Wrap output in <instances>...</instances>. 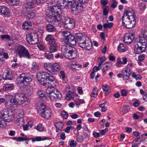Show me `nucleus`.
Listing matches in <instances>:
<instances>
[{"label": "nucleus", "instance_id": "1", "mask_svg": "<svg viewBox=\"0 0 147 147\" xmlns=\"http://www.w3.org/2000/svg\"><path fill=\"white\" fill-rule=\"evenodd\" d=\"M58 5H54L50 6L46 13L45 19L49 22L60 21L61 16L59 14L57 9L60 10V7L67 6L65 0H59L57 2Z\"/></svg>", "mask_w": 147, "mask_h": 147}, {"label": "nucleus", "instance_id": "2", "mask_svg": "<svg viewBox=\"0 0 147 147\" xmlns=\"http://www.w3.org/2000/svg\"><path fill=\"white\" fill-rule=\"evenodd\" d=\"M48 76L47 82L42 84L43 86L48 87L46 91L48 96L53 101L60 99L62 96L61 93L53 85L56 82L55 78L49 74Z\"/></svg>", "mask_w": 147, "mask_h": 147}, {"label": "nucleus", "instance_id": "3", "mask_svg": "<svg viewBox=\"0 0 147 147\" xmlns=\"http://www.w3.org/2000/svg\"><path fill=\"white\" fill-rule=\"evenodd\" d=\"M122 24L128 28L134 27L136 25V16L134 11L124 10L122 17Z\"/></svg>", "mask_w": 147, "mask_h": 147}, {"label": "nucleus", "instance_id": "4", "mask_svg": "<svg viewBox=\"0 0 147 147\" xmlns=\"http://www.w3.org/2000/svg\"><path fill=\"white\" fill-rule=\"evenodd\" d=\"M76 37L80 46L82 48L88 50L91 47L92 43L90 39L87 36L80 33H77Z\"/></svg>", "mask_w": 147, "mask_h": 147}, {"label": "nucleus", "instance_id": "5", "mask_svg": "<svg viewBox=\"0 0 147 147\" xmlns=\"http://www.w3.org/2000/svg\"><path fill=\"white\" fill-rule=\"evenodd\" d=\"M38 112L40 115L43 118L49 119L51 116V111L50 108L44 105L43 103L40 104Z\"/></svg>", "mask_w": 147, "mask_h": 147}, {"label": "nucleus", "instance_id": "6", "mask_svg": "<svg viewBox=\"0 0 147 147\" xmlns=\"http://www.w3.org/2000/svg\"><path fill=\"white\" fill-rule=\"evenodd\" d=\"M16 51L20 58L25 57L28 59L30 58V53L27 49L23 46H18L17 49Z\"/></svg>", "mask_w": 147, "mask_h": 147}, {"label": "nucleus", "instance_id": "7", "mask_svg": "<svg viewBox=\"0 0 147 147\" xmlns=\"http://www.w3.org/2000/svg\"><path fill=\"white\" fill-rule=\"evenodd\" d=\"M24 96V94H23L18 92L15 93L14 96L13 98H11L10 102L13 104V105H16L20 102H21V104H22L26 102Z\"/></svg>", "mask_w": 147, "mask_h": 147}, {"label": "nucleus", "instance_id": "8", "mask_svg": "<svg viewBox=\"0 0 147 147\" xmlns=\"http://www.w3.org/2000/svg\"><path fill=\"white\" fill-rule=\"evenodd\" d=\"M27 41L30 44L34 45L38 42V36L35 32L27 34L26 36Z\"/></svg>", "mask_w": 147, "mask_h": 147}, {"label": "nucleus", "instance_id": "9", "mask_svg": "<svg viewBox=\"0 0 147 147\" xmlns=\"http://www.w3.org/2000/svg\"><path fill=\"white\" fill-rule=\"evenodd\" d=\"M17 80L19 82L18 83L20 84H22V85L23 86L28 84L32 81V79L27 76H26L24 74H22L19 77L17 78Z\"/></svg>", "mask_w": 147, "mask_h": 147}, {"label": "nucleus", "instance_id": "10", "mask_svg": "<svg viewBox=\"0 0 147 147\" xmlns=\"http://www.w3.org/2000/svg\"><path fill=\"white\" fill-rule=\"evenodd\" d=\"M74 45L70 44H66V45H64L62 46L61 51L64 55L66 56L68 53H70L76 49L73 47Z\"/></svg>", "mask_w": 147, "mask_h": 147}, {"label": "nucleus", "instance_id": "11", "mask_svg": "<svg viewBox=\"0 0 147 147\" xmlns=\"http://www.w3.org/2000/svg\"><path fill=\"white\" fill-rule=\"evenodd\" d=\"M49 74V73L46 72H42L38 73L36 76L38 81L42 84L47 82V77Z\"/></svg>", "mask_w": 147, "mask_h": 147}, {"label": "nucleus", "instance_id": "12", "mask_svg": "<svg viewBox=\"0 0 147 147\" xmlns=\"http://www.w3.org/2000/svg\"><path fill=\"white\" fill-rule=\"evenodd\" d=\"M134 33H126L124 37L123 41L127 44H131L134 39Z\"/></svg>", "mask_w": 147, "mask_h": 147}, {"label": "nucleus", "instance_id": "13", "mask_svg": "<svg viewBox=\"0 0 147 147\" xmlns=\"http://www.w3.org/2000/svg\"><path fill=\"white\" fill-rule=\"evenodd\" d=\"M67 44H70L72 45H75L76 44V39L74 36L71 33L67 38L65 40Z\"/></svg>", "mask_w": 147, "mask_h": 147}, {"label": "nucleus", "instance_id": "14", "mask_svg": "<svg viewBox=\"0 0 147 147\" xmlns=\"http://www.w3.org/2000/svg\"><path fill=\"white\" fill-rule=\"evenodd\" d=\"M134 51L136 54H140L144 51L146 49L145 47L140 46L139 44H136L135 45Z\"/></svg>", "mask_w": 147, "mask_h": 147}, {"label": "nucleus", "instance_id": "15", "mask_svg": "<svg viewBox=\"0 0 147 147\" xmlns=\"http://www.w3.org/2000/svg\"><path fill=\"white\" fill-rule=\"evenodd\" d=\"M68 6H70L72 8H75L76 9H78L79 7L83 8L84 7L83 5H80L78 2H76L75 0H74L71 3L68 4Z\"/></svg>", "mask_w": 147, "mask_h": 147}, {"label": "nucleus", "instance_id": "16", "mask_svg": "<svg viewBox=\"0 0 147 147\" xmlns=\"http://www.w3.org/2000/svg\"><path fill=\"white\" fill-rule=\"evenodd\" d=\"M83 131L84 132L85 139L86 141H88L89 140V138L90 135V133L88 130V129L87 126L85 125L83 128Z\"/></svg>", "mask_w": 147, "mask_h": 147}, {"label": "nucleus", "instance_id": "17", "mask_svg": "<svg viewBox=\"0 0 147 147\" xmlns=\"http://www.w3.org/2000/svg\"><path fill=\"white\" fill-rule=\"evenodd\" d=\"M26 17L28 20L32 19L35 17V13L31 10L26 11Z\"/></svg>", "mask_w": 147, "mask_h": 147}, {"label": "nucleus", "instance_id": "18", "mask_svg": "<svg viewBox=\"0 0 147 147\" xmlns=\"http://www.w3.org/2000/svg\"><path fill=\"white\" fill-rule=\"evenodd\" d=\"M14 77V75L13 74L11 71H8L6 73V75H4L3 77V79L4 80H12Z\"/></svg>", "mask_w": 147, "mask_h": 147}, {"label": "nucleus", "instance_id": "19", "mask_svg": "<svg viewBox=\"0 0 147 147\" xmlns=\"http://www.w3.org/2000/svg\"><path fill=\"white\" fill-rule=\"evenodd\" d=\"M78 55L77 51L76 49L70 53H68V54L66 56V57H68L70 59H73L76 58L78 56Z\"/></svg>", "mask_w": 147, "mask_h": 147}, {"label": "nucleus", "instance_id": "20", "mask_svg": "<svg viewBox=\"0 0 147 147\" xmlns=\"http://www.w3.org/2000/svg\"><path fill=\"white\" fill-rule=\"evenodd\" d=\"M0 12L4 15H7L9 13V9L5 6H0Z\"/></svg>", "mask_w": 147, "mask_h": 147}, {"label": "nucleus", "instance_id": "21", "mask_svg": "<svg viewBox=\"0 0 147 147\" xmlns=\"http://www.w3.org/2000/svg\"><path fill=\"white\" fill-rule=\"evenodd\" d=\"M45 40L51 45L57 44L55 43V39L51 38V35H47L46 38Z\"/></svg>", "mask_w": 147, "mask_h": 147}, {"label": "nucleus", "instance_id": "22", "mask_svg": "<svg viewBox=\"0 0 147 147\" xmlns=\"http://www.w3.org/2000/svg\"><path fill=\"white\" fill-rule=\"evenodd\" d=\"M69 20H70L69 21L68 23L66 26V27L69 29H70L75 27V23L73 18H70Z\"/></svg>", "mask_w": 147, "mask_h": 147}, {"label": "nucleus", "instance_id": "23", "mask_svg": "<svg viewBox=\"0 0 147 147\" xmlns=\"http://www.w3.org/2000/svg\"><path fill=\"white\" fill-rule=\"evenodd\" d=\"M130 108L127 105H123L122 107H121L120 109V111L123 114H125L129 111Z\"/></svg>", "mask_w": 147, "mask_h": 147}, {"label": "nucleus", "instance_id": "24", "mask_svg": "<svg viewBox=\"0 0 147 147\" xmlns=\"http://www.w3.org/2000/svg\"><path fill=\"white\" fill-rule=\"evenodd\" d=\"M32 23L29 21L25 22L22 24L23 29L24 30H28L30 29Z\"/></svg>", "mask_w": 147, "mask_h": 147}, {"label": "nucleus", "instance_id": "25", "mask_svg": "<svg viewBox=\"0 0 147 147\" xmlns=\"http://www.w3.org/2000/svg\"><path fill=\"white\" fill-rule=\"evenodd\" d=\"M44 67L45 69L51 73H53V71L52 70V64L50 63H45L44 64Z\"/></svg>", "mask_w": 147, "mask_h": 147}, {"label": "nucleus", "instance_id": "26", "mask_svg": "<svg viewBox=\"0 0 147 147\" xmlns=\"http://www.w3.org/2000/svg\"><path fill=\"white\" fill-rule=\"evenodd\" d=\"M55 126L56 128H58L60 131H62L64 126V124L62 122L55 123Z\"/></svg>", "mask_w": 147, "mask_h": 147}, {"label": "nucleus", "instance_id": "27", "mask_svg": "<svg viewBox=\"0 0 147 147\" xmlns=\"http://www.w3.org/2000/svg\"><path fill=\"white\" fill-rule=\"evenodd\" d=\"M142 34L144 39H147V26L143 27L141 30Z\"/></svg>", "mask_w": 147, "mask_h": 147}, {"label": "nucleus", "instance_id": "28", "mask_svg": "<svg viewBox=\"0 0 147 147\" xmlns=\"http://www.w3.org/2000/svg\"><path fill=\"white\" fill-rule=\"evenodd\" d=\"M102 89L103 91H105V96H107L110 92V87L108 86L105 85L102 86Z\"/></svg>", "mask_w": 147, "mask_h": 147}, {"label": "nucleus", "instance_id": "29", "mask_svg": "<svg viewBox=\"0 0 147 147\" xmlns=\"http://www.w3.org/2000/svg\"><path fill=\"white\" fill-rule=\"evenodd\" d=\"M0 114L4 119L5 118L9 117L8 111L6 109H3L0 112Z\"/></svg>", "mask_w": 147, "mask_h": 147}, {"label": "nucleus", "instance_id": "30", "mask_svg": "<svg viewBox=\"0 0 147 147\" xmlns=\"http://www.w3.org/2000/svg\"><path fill=\"white\" fill-rule=\"evenodd\" d=\"M60 67V66L57 63H55L52 65V70L53 71V73L59 71Z\"/></svg>", "mask_w": 147, "mask_h": 147}, {"label": "nucleus", "instance_id": "31", "mask_svg": "<svg viewBox=\"0 0 147 147\" xmlns=\"http://www.w3.org/2000/svg\"><path fill=\"white\" fill-rule=\"evenodd\" d=\"M13 88V86L12 84H6L4 85L3 89L4 90H11Z\"/></svg>", "mask_w": 147, "mask_h": 147}, {"label": "nucleus", "instance_id": "32", "mask_svg": "<svg viewBox=\"0 0 147 147\" xmlns=\"http://www.w3.org/2000/svg\"><path fill=\"white\" fill-rule=\"evenodd\" d=\"M61 36L64 37L65 40L68 37L69 35L71 33L69 32L67 30H64L62 32Z\"/></svg>", "mask_w": 147, "mask_h": 147}, {"label": "nucleus", "instance_id": "33", "mask_svg": "<svg viewBox=\"0 0 147 147\" xmlns=\"http://www.w3.org/2000/svg\"><path fill=\"white\" fill-rule=\"evenodd\" d=\"M140 137H139L138 138H136L134 140L133 142L135 144L133 145L131 147H137L138 146V145L142 141V139Z\"/></svg>", "mask_w": 147, "mask_h": 147}, {"label": "nucleus", "instance_id": "34", "mask_svg": "<svg viewBox=\"0 0 147 147\" xmlns=\"http://www.w3.org/2000/svg\"><path fill=\"white\" fill-rule=\"evenodd\" d=\"M35 3H36L35 1H34V2H32V3H27V6L25 7L26 11L34 8Z\"/></svg>", "mask_w": 147, "mask_h": 147}, {"label": "nucleus", "instance_id": "35", "mask_svg": "<svg viewBox=\"0 0 147 147\" xmlns=\"http://www.w3.org/2000/svg\"><path fill=\"white\" fill-rule=\"evenodd\" d=\"M52 53L47 51L45 53V56L46 58L48 59H53V56Z\"/></svg>", "mask_w": 147, "mask_h": 147}, {"label": "nucleus", "instance_id": "36", "mask_svg": "<svg viewBox=\"0 0 147 147\" xmlns=\"http://www.w3.org/2000/svg\"><path fill=\"white\" fill-rule=\"evenodd\" d=\"M74 100L75 102V104L78 105H79L80 104L85 103V101L84 99H80L76 98Z\"/></svg>", "mask_w": 147, "mask_h": 147}, {"label": "nucleus", "instance_id": "37", "mask_svg": "<svg viewBox=\"0 0 147 147\" xmlns=\"http://www.w3.org/2000/svg\"><path fill=\"white\" fill-rule=\"evenodd\" d=\"M57 44L51 45L49 48L50 52H55L57 51Z\"/></svg>", "mask_w": 147, "mask_h": 147}, {"label": "nucleus", "instance_id": "38", "mask_svg": "<svg viewBox=\"0 0 147 147\" xmlns=\"http://www.w3.org/2000/svg\"><path fill=\"white\" fill-rule=\"evenodd\" d=\"M74 93V92H72L70 90L68 91V94L66 95L65 97L66 99L67 100H69L71 98H73V96Z\"/></svg>", "mask_w": 147, "mask_h": 147}, {"label": "nucleus", "instance_id": "39", "mask_svg": "<svg viewBox=\"0 0 147 147\" xmlns=\"http://www.w3.org/2000/svg\"><path fill=\"white\" fill-rule=\"evenodd\" d=\"M47 30L49 32H52L55 30V27L51 24H49L46 26Z\"/></svg>", "mask_w": 147, "mask_h": 147}, {"label": "nucleus", "instance_id": "40", "mask_svg": "<svg viewBox=\"0 0 147 147\" xmlns=\"http://www.w3.org/2000/svg\"><path fill=\"white\" fill-rule=\"evenodd\" d=\"M98 91V90L97 88H94L92 92L91 96L96 97L97 96Z\"/></svg>", "mask_w": 147, "mask_h": 147}, {"label": "nucleus", "instance_id": "41", "mask_svg": "<svg viewBox=\"0 0 147 147\" xmlns=\"http://www.w3.org/2000/svg\"><path fill=\"white\" fill-rule=\"evenodd\" d=\"M105 60L106 58L105 56L99 57L98 59V61L99 62L98 64V66H101L103 63L105 61Z\"/></svg>", "mask_w": 147, "mask_h": 147}, {"label": "nucleus", "instance_id": "42", "mask_svg": "<svg viewBox=\"0 0 147 147\" xmlns=\"http://www.w3.org/2000/svg\"><path fill=\"white\" fill-rule=\"evenodd\" d=\"M140 39H139V41H138L139 43H140L142 44L143 45V47H145V48L146 46V45L147 44V41L146 40L147 39H144V40H143L141 39H140Z\"/></svg>", "mask_w": 147, "mask_h": 147}, {"label": "nucleus", "instance_id": "43", "mask_svg": "<svg viewBox=\"0 0 147 147\" xmlns=\"http://www.w3.org/2000/svg\"><path fill=\"white\" fill-rule=\"evenodd\" d=\"M125 47H124L123 45L121 43L119 45L118 47V50L120 52H124L125 51Z\"/></svg>", "mask_w": 147, "mask_h": 147}, {"label": "nucleus", "instance_id": "44", "mask_svg": "<svg viewBox=\"0 0 147 147\" xmlns=\"http://www.w3.org/2000/svg\"><path fill=\"white\" fill-rule=\"evenodd\" d=\"M38 95L39 96L40 98L41 99L46 98L45 94L41 91H39L37 92Z\"/></svg>", "mask_w": 147, "mask_h": 147}, {"label": "nucleus", "instance_id": "45", "mask_svg": "<svg viewBox=\"0 0 147 147\" xmlns=\"http://www.w3.org/2000/svg\"><path fill=\"white\" fill-rule=\"evenodd\" d=\"M113 25V24L112 22H110L108 23H105L104 24L103 27L104 28H111L112 27Z\"/></svg>", "mask_w": 147, "mask_h": 147}, {"label": "nucleus", "instance_id": "46", "mask_svg": "<svg viewBox=\"0 0 147 147\" xmlns=\"http://www.w3.org/2000/svg\"><path fill=\"white\" fill-rule=\"evenodd\" d=\"M35 128L39 131H42L44 129V128L42 126V125L41 123H40L37 125L35 126Z\"/></svg>", "mask_w": 147, "mask_h": 147}, {"label": "nucleus", "instance_id": "47", "mask_svg": "<svg viewBox=\"0 0 147 147\" xmlns=\"http://www.w3.org/2000/svg\"><path fill=\"white\" fill-rule=\"evenodd\" d=\"M61 114L62 117L64 119L67 118L68 116V114L67 112L64 111H62L61 113Z\"/></svg>", "mask_w": 147, "mask_h": 147}, {"label": "nucleus", "instance_id": "48", "mask_svg": "<svg viewBox=\"0 0 147 147\" xmlns=\"http://www.w3.org/2000/svg\"><path fill=\"white\" fill-rule=\"evenodd\" d=\"M6 125V121L5 120L2 119L0 120V127H5Z\"/></svg>", "mask_w": 147, "mask_h": 147}, {"label": "nucleus", "instance_id": "49", "mask_svg": "<svg viewBox=\"0 0 147 147\" xmlns=\"http://www.w3.org/2000/svg\"><path fill=\"white\" fill-rule=\"evenodd\" d=\"M122 73L123 74V75H124L123 77V79L125 80H128L129 77L130 76V75L131 74H127L126 73L125 74L124 72H122Z\"/></svg>", "mask_w": 147, "mask_h": 147}, {"label": "nucleus", "instance_id": "50", "mask_svg": "<svg viewBox=\"0 0 147 147\" xmlns=\"http://www.w3.org/2000/svg\"><path fill=\"white\" fill-rule=\"evenodd\" d=\"M123 64V62L121 61V59L120 58H118L117 59V61L116 63V65L118 67H120V65Z\"/></svg>", "mask_w": 147, "mask_h": 147}, {"label": "nucleus", "instance_id": "51", "mask_svg": "<svg viewBox=\"0 0 147 147\" xmlns=\"http://www.w3.org/2000/svg\"><path fill=\"white\" fill-rule=\"evenodd\" d=\"M84 137L81 135H78L77 136V140L78 142H82L83 141Z\"/></svg>", "mask_w": 147, "mask_h": 147}, {"label": "nucleus", "instance_id": "52", "mask_svg": "<svg viewBox=\"0 0 147 147\" xmlns=\"http://www.w3.org/2000/svg\"><path fill=\"white\" fill-rule=\"evenodd\" d=\"M77 143L76 141L72 140L70 142L69 145L71 147H74L76 146Z\"/></svg>", "mask_w": 147, "mask_h": 147}, {"label": "nucleus", "instance_id": "53", "mask_svg": "<svg viewBox=\"0 0 147 147\" xmlns=\"http://www.w3.org/2000/svg\"><path fill=\"white\" fill-rule=\"evenodd\" d=\"M138 7L140 9H144L146 8L145 5L144 3H141L139 5Z\"/></svg>", "mask_w": 147, "mask_h": 147}, {"label": "nucleus", "instance_id": "54", "mask_svg": "<svg viewBox=\"0 0 147 147\" xmlns=\"http://www.w3.org/2000/svg\"><path fill=\"white\" fill-rule=\"evenodd\" d=\"M42 139V138L41 137H36L35 138H33L32 139V141L33 142H34L36 141H40Z\"/></svg>", "mask_w": 147, "mask_h": 147}, {"label": "nucleus", "instance_id": "55", "mask_svg": "<svg viewBox=\"0 0 147 147\" xmlns=\"http://www.w3.org/2000/svg\"><path fill=\"white\" fill-rule=\"evenodd\" d=\"M70 18L66 17L64 21H63V23L64 24L65 26L66 27V26L67 24V23H68V22L70 20Z\"/></svg>", "mask_w": 147, "mask_h": 147}, {"label": "nucleus", "instance_id": "56", "mask_svg": "<svg viewBox=\"0 0 147 147\" xmlns=\"http://www.w3.org/2000/svg\"><path fill=\"white\" fill-rule=\"evenodd\" d=\"M22 116H21V118H18V120H17L18 122L19 123H21L24 121L23 117L24 116V115L22 114Z\"/></svg>", "mask_w": 147, "mask_h": 147}, {"label": "nucleus", "instance_id": "57", "mask_svg": "<svg viewBox=\"0 0 147 147\" xmlns=\"http://www.w3.org/2000/svg\"><path fill=\"white\" fill-rule=\"evenodd\" d=\"M80 3V4L84 5L87 3L89 0H78Z\"/></svg>", "mask_w": 147, "mask_h": 147}, {"label": "nucleus", "instance_id": "58", "mask_svg": "<svg viewBox=\"0 0 147 147\" xmlns=\"http://www.w3.org/2000/svg\"><path fill=\"white\" fill-rule=\"evenodd\" d=\"M108 130V129L107 128H105L104 129L100 130L99 131L100 133L102 135H104L107 131Z\"/></svg>", "mask_w": 147, "mask_h": 147}, {"label": "nucleus", "instance_id": "59", "mask_svg": "<svg viewBox=\"0 0 147 147\" xmlns=\"http://www.w3.org/2000/svg\"><path fill=\"white\" fill-rule=\"evenodd\" d=\"M121 94L122 96H126L127 95V91L124 89L121 90Z\"/></svg>", "mask_w": 147, "mask_h": 147}, {"label": "nucleus", "instance_id": "60", "mask_svg": "<svg viewBox=\"0 0 147 147\" xmlns=\"http://www.w3.org/2000/svg\"><path fill=\"white\" fill-rule=\"evenodd\" d=\"M117 4V2L115 0H113V2L111 4V7L113 8H114L116 7Z\"/></svg>", "mask_w": 147, "mask_h": 147}, {"label": "nucleus", "instance_id": "61", "mask_svg": "<svg viewBox=\"0 0 147 147\" xmlns=\"http://www.w3.org/2000/svg\"><path fill=\"white\" fill-rule=\"evenodd\" d=\"M103 105V104H99V107L101 108V111L102 112H105L106 110V108L105 107V105Z\"/></svg>", "mask_w": 147, "mask_h": 147}, {"label": "nucleus", "instance_id": "62", "mask_svg": "<svg viewBox=\"0 0 147 147\" xmlns=\"http://www.w3.org/2000/svg\"><path fill=\"white\" fill-rule=\"evenodd\" d=\"M26 90L27 92L29 93H32V88L30 86H27L26 87Z\"/></svg>", "mask_w": 147, "mask_h": 147}, {"label": "nucleus", "instance_id": "63", "mask_svg": "<svg viewBox=\"0 0 147 147\" xmlns=\"http://www.w3.org/2000/svg\"><path fill=\"white\" fill-rule=\"evenodd\" d=\"M1 38L2 39H9L10 38V36L8 35H1Z\"/></svg>", "mask_w": 147, "mask_h": 147}, {"label": "nucleus", "instance_id": "64", "mask_svg": "<svg viewBox=\"0 0 147 147\" xmlns=\"http://www.w3.org/2000/svg\"><path fill=\"white\" fill-rule=\"evenodd\" d=\"M32 68L34 70H37L38 68V67L36 63H34L32 64Z\"/></svg>", "mask_w": 147, "mask_h": 147}]
</instances>
